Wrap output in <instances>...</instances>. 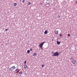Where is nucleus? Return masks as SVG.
<instances>
[{
  "label": "nucleus",
  "mask_w": 77,
  "mask_h": 77,
  "mask_svg": "<svg viewBox=\"0 0 77 77\" xmlns=\"http://www.w3.org/2000/svg\"><path fill=\"white\" fill-rule=\"evenodd\" d=\"M59 55V53L56 52L55 53H52V56H58Z\"/></svg>",
  "instance_id": "f257e3e1"
},
{
  "label": "nucleus",
  "mask_w": 77,
  "mask_h": 77,
  "mask_svg": "<svg viewBox=\"0 0 77 77\" xmlns=\"http://www.w3.org/2000/svg\"><path fill=\"white\" fill-rule=\"evenodd\" d=\"M44 43H45V42H44V43H42L39 45V47L41 49V50H43V48H42V46H43V45H44Z\"/></svg>",
  "instance_id": "f03ea898"
},
{
  "label": "nucleus",
  "mask_w": 77,
  "mask_h": 77,
  "mask_svg": "<svg viewBox=\"0 0 77 77\" xmlns=\"http://www.w3.org/2000/svg\"><path fill=\"white\" fill-rule=\"evenodd\" d=\"M14 69H15V66H13L11 67V68L9 69V70L11 71H14Z\"/></svg>",
  "instance_id": "7ed1b4c3"
},
{
  "label": "nucleus",
  "mask_w": 77,
  "mask_h": 77,
  "mask_svg": "<svg viewBox=\"0 0 77 77\" xmlns=\"http://www.w3.org/2000/svg\"><path fill=\"white\" fill-rule=\"evenodd\" d=\"M58 33H59V31L55 30V35H58Z\"/></svg>",
  "instance_id": "20e7f679"
},
{
  "label": "nucleus",
  "mask_w": 77,
  "mask_h": 77,
  "mask_svg": "<svg viewBox=\"0 0 77 77\" xmlns=\"http://www.w3.org/2000/svg\"><path fill=\"white\" fill-rule=\"evenodd\" d=\"M75 62H76V61L75 60H73L72 62V63L73 64H75Z\"/></svg>",
  "instance_id": "39448f33"
},
{
  "label": "nucleus",
  "mask_w": 77,
  "mask_h": 77,
  "mask_svg": "<svg viewBox=\"0 0 77 77\" xmlns=\"http://www.w3.org/2000/svg\"><path fill=\"white\" fill-rule=\"evenodd\" d=\"M24 68H27V65L26 64H25L24 65Z\"/></svg>",
  "instance_id": "423d86ee"
},
{
  "label": "nucleus",
  "mask_w": 77,
  "mask_h": 77,
  "mask_svg": "<svg viewBox=\"0 0 77 77\" xmlns=\"http://www.w3.org/2000/svg\"><path fill=\"white\" fill-rule=\"evenodd\" d=\"M48 33V32H47V30H46L44 32L45 34H47V33Z\"/></svg>",
  "instance_id": "0eeeda50"
},
{
  "label": "nucleus",
  "mask_w": 77,
  "mask_h": 77,
  "mask_svg": "<svg viewBox=\"0 0 77 77\" xmlns=\"http://www.w3.org/2000/svg\"><path fill=\"white\" fill-rule=\"evenodd\" d=\"M57 44H58V45L60 44V42L58 41H57Z\"/></svg>",
  "instance_id": "6e6552de"
},
{
  "label": "nucleus",
  "mask_w": 77,
  "mask_h": 77,
  "mask_svg": "<svg viewBox=\"0 0 77 77\" xmlns=\"http://www.w3.org/2000/svg\"><path fill=\"white\" fill-rule=\"evenodd\" d=\"M33 56H35L36 55V53H35L32 54Z\"/></svg>",
  "instance_id": "1a4fd4ad"
},
{
  "label": "nucleus",
  "mask_w": 77,
  "mask_h": 77,
  "mask_svg": "<svg viewBox=\"0 0 77 77\" xmlns=\"http://www.w3.org/2000/svg\"><path fill=\"white\" fill-rule=\"evenodd\" d=\"M14 6H17V4L16 3H14Z\"/></svg>",
  "instance_id": "9d476101"
},
{
  "label": "nucleus",
  "mask_w": 77,
  "mask_h": 77,
  "mask_svg": "<svg viewBox=\"0 0 77 77\" xmlns=\"http://www.w3.org/2000/svg\"><path fill=\"white\" fill-rule=\"evenodd\" d=\"M31 4H32V3L30 2H29L28 3V5H31Z\"/></svg>",
  "instance_id": "9b49d317"
},
{
  "label": "nucleus",
  "mask_w": 77,
  "mask_h": 77,
  "mask_svg": "<svg viewBox=\"0 0 77 77\" xmlns=\"http://www.w3.org/2000/svg\"><path fill=\"white\" fill-rule=\"evenodd\" d=\"M23 73V72H19V74H22Z\"/></svg>",
  "instance_id": "f8f14e48"
},
{
  "label": "nucleus",
  "mask_w": 77,
  "mask_h": 77,
  "mask_svg": "<svg viewBox=\"0 0 77 77\" xmlns=\"http://www.w3.org/2000/svg\"><path fill=\"white\" fill-rule=\"evenodd\" d=\"M27 53H30V50H28L27 51Z\"/></svg>",
  "instance_id": "ddd939ff"
},
{
  "label": "nucleus",
  "mask_w": 77,
  "mask_h": 77,
  "mask_svg": "<svg viewBox=\"0 0 77 77\" xmlns=\"http://www.w3.org/2000/svg\"><path fill=\"white\" fill-rule=\"evenodd\" d=\"M15 71H16V72H18V71H19V70L16 69V70H15Z\"/></svg>",
  "instance_id": "4468645a"
},
{
  "label": "nucleus",
  "mask_w": 77,
  "mask_h": 77,
  "mask_svg": "<svg viewBox=\"0 0 77 77\" xmlns=\"http://www.w3.org/2000/svg\"><path fill=\"white\" fill-rule=\"evenodd\" d=\"M30 51H32V48H30Z\"/></svg>",
  "instance_id": "2eb2a0df"
},
{
  "label": "nucleus",
  "mask_w": 77,
  "mask_h": 77,
  "mask_svg": "<svg viewBox=\"0 0 77 77\" xmlns=\"http://www.w3.org/2000/svg\"><path fill=\"white\" fill-rule=\"evenodd\" d=\"M25 2V0H23L22 2L23 3H24V2Z\"/></svg>",
  "instance_id": "dca6fc26"
},
{
  "label": "nucleus",
  "mask_w": 77,
  "mask_h": 77,
  "mask_svg": "<svg viewBox=\"0 0 77 77\" xmlns=\"http://www.w3.org/2000/svg\"><path fill=\"white\" fill-rule=\"evenodd\" d=\"M44 65H42V68H43V67H44Z\"/></svg>",
  "instance_id": "f3484780"
},
{
  "label": "nucleus",
  "mask_w": 77,
  "mask_h": 77,
  "mask_svg": "<svg viewBox=\"0 0 77 77\" xmlns=\"http://www.w3.org/2000/svg\"><path fill=\"white\" fill-rule=\"evenodd\" d=\"M67 36H70V35L68 34Z\"/></svg>",
  "instance_id": "a211bd4d"
},
{
  "label": "nucleus",
  "mask_w": 77,
  "mask_h": 77,
  "mask_svg": "<svg viewBox=\"0 0 77 77\" xmlns=\"http://www.w3.org/2000/svg\"><path fill=\"white\" fill-rule=\"evenodd\" d=\"M26 62H27V61H25V62H24V63H26Z\"/></svg>",
  "instance_id": "6ab92c4d"
},
{
  "label": "nucleus",
  "mask_w": 77,
  "mask_h": 77,
  "mask_svg": "<svg viewBox=\"0 0 77 77\" xmlns=\"http://www.w3.org/2000/svg\"><path fill=\"white\" fill-rule=\"evenodd\" d=\"M58 18H60V16L59 15L58 16Z\"/></svg>",
  "instance_id": "aec40b11"
},
{
  "label": "nucleus",
  "mask_w": 77,
  "mask_h": 77,
  "mask_svg": "<svg viewBox=\"0 0 77 77\" xmlns=\"http://www.w3.org/2000/svg\"><path fill=\"white\" fill-rule=\"evenodd\" d=\"M8 30V29H6L5 31H7V30Z\"/></svg>",
  "instance_id": "412c9836"
},
{
  "label": "nucleus",
  "mask_w": 77,
  "mask_h": 77,
  "mask_svg": "<svg viewBox=\"0 0 77 77\" xmlns=\"http://www.w3.org/2000/svg\"><path fill=\"white\" fill-rule=\"evenodd\" d=\"M62 36V34H60V36L61 37V36Z\"/></svg>",
  "instance_id": "4be33fe9"
},
{
  "label": "nucleus",
  "mask_w": 77,
  "mask_h": 77,
  "mask_svg": "<svg viewBox=\"0 0 77 77\" xmlns=\"http://www.w3.org/2000/svg\"><path fill=\"white\" fill-rule=\"evenodd\" d=\"M40 5H42V2H41L40 3Z\"/></svg>",
  "instance_id": "5701e85b"
},
{
  "label": "nucleus",
  "mask_w": 77,
  "mask_h": 77,
  "mask_svg": "<svg viewBox=\"0 0 77 77\" xmlns=\"http://www.w3.org/2000/svg\"><path fill=\"white\" fill-rule=\"evenodd\" d=\"M47 0V1H48V0Z\"/></svg>",
  "instance_id": "b1692460"
}]
</instances>
